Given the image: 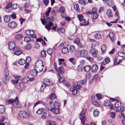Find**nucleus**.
Returning <instances> with one entry per match:
<instances>
[{"label":"nucleus","mask_w":125,"mask_h":125,"mask_svg":"<svg viewBox=\"0 0 125 125\" xmlns=\"http://www.w3.org/2000/svg\"><path fill=\"white\" fill-rule=\"evenodd\" d=\"M99 112L97 109H95L93 111V115L94 116H97L99 115Z\"/></svg>","instance_id":"obj_40"},{"label":"nucleus","mask_w":125,"mask_h":125,"mask_svg":"<svg viewBox=\"0 0 125 125\" xmlns=\"http://www.w3.org/2000/svg\"><path fill=\"white\" fill-rule=\"evenodd\" d=\"M53 101H52V104L53 105L54 108H59L60 104L58 102L55 101L53 103Z\"/></svg>","instance_id":"obj_23"},{"label":"nucleus","mask_w":125,"mask_h":125,"mask_svg":"<svg viewBox=\"0 0 125 125\" xmlns=\"http://www.w3.org/2000/svg\"><path fill=\"white\" fill-rule=\"evenodd\" d=\"M5 111L4 107L2 105H0V113L2 114Z\"/></svg>","instance_id":"obj_45"},{"label":"nucleus","mask_w":125,"mask_h":125,"mask_svg":"<svg viewBox=\"0 0 125 125\" xmlns=\"http://www.w3.org/2000/svg\"><path fill=\"white\" fill-rule=\"evenodd\" d=\"M98 69V66L96 64L93 65L92 68V72L95 73L96 72Z\"/></svg>","instance_id":"obj_18"},{"label":"nucleus","mask_w":125,"mask_h":125,"mask_svg":"<svg viewBox=\"0 0 125 125\" xmlns=\"http://www.w3.org/2000/svg\"><path fill=\"white\" fill-rule=\"evenodd\" d=\"M98 16V13H95L93 14L92 15V17L93 19L94 20L96 19Z\"/></svg>","instance_id":"obj_41"},{"label":"nucleus","mask_w":125,"mask_h":125,"mask_svg":"<svg viewBox=\"0 0 125 125\" xmlns=\"http://www.w3.org/2000/svg\"><path fill=\"white\" fill-rule=\"evenodd\" d=\"M64 72L63 71H60L58 73V76L60 77V78L62 77L63 75V74H64Z\"/></svg>","instance_id":"obj_60"},{"label":"nucleus","mask_w":125,"mask_h":125,"mask_svg":"<svg viewBox=\"0 0 125 125\" xmlns=\"http://www.w3.org/2000/svg\"><path fill=\"white\" fill-rule=\"evenodd\" d=\"M74 9L77 11L78 12L79 11V6L78 4H75L74 6Z\"/></svg>","instance_id":"obj_50"},{"label":"nucleus","mask_w":125,"mask_h":125,"mask_svg":"<svg viewBox=\"0 0 125 125\" xmlns=\"http://www.w3.org/2000/svg\"><path fill=\"white\" fill-rule=\"evenodd\" d=\"M60 12L62 14H64L65 10V7L61 6L60 7L59 10Z\"/></svg>","instance_id":"obj_35"},{"label":"nucleus","mask_w":125,"mask_h":125,"mask_svg":"<svg viewBox=\"0 0 125 125\" xmlns=\"http://www.w3.org/2000/svg\"><path fill=\"white\" fill-rule=\"evenodd\" d=\"M91 67L89 66H85L84 68V71L86 72H89L91 69Z\"/></svg>","instance_id":"obj_43"},{"label":"nucleus","mask_w":125,"mask_h":125,"mask_svg":"<svg viewBox=\"0 0 125 125\" xmlns=\"http://www.w3.org/2000/svg\"><path fill=\"white\" fill-rule=\"evenodd\" d=\"M57 31L60 34L61 33H64L65 32V30L64 29L62 28L60 29H58Z\"/></svg>","instance_id":"obj_39"},{"label":"nucleus","mask_w":125,"mask_h":125,"mask_svg":"<svg viewBox=\"0 0 125 125\" xmlns=\"http://www.w3.org/2000/svg\"><path fill=\"white\" fill-rule=\"evenodd\" d=\"M41 57L42 58H44L46 55V52L45 50H44L42 51L41 53Z\"/></svg>","instance_id":"obj_33"},{"label":"nucleus","mask_w":125,"mask_h":125,"mask_svg":"<svg viewBox=\"0 0 125 125\" xmlns=\"http://www.w3.org/2000/svg\"><path fill=\"white\" fill-rule=\"evenodd\" d=\"M111 102L110 100H106L105 101L104 103V105L105 106H110L111 105Z\"/></svg>","instance_id":"obj_31"},{"label":"nucleus","mask_w":125,"mask_h":125,"mask_svg":"<svg viewBox=\"0 0 125 125\" xmlns=\"http://www.w3.org/2000/svg\"><path fill=\"white\" fill-rule=\"evenodd\" d=\"M106 3L109 6H111L113 4V2L112 0H108L106 1Z\"/></svg>","instance_id":"obj_53"},{"label":"nucleus","mask_w":125,"mask_h":125,"mask_svg":"<svg viewBox=\"0 0 125 125\" xmlns=\"http://www.w3.org/2000/svg\"><path fill=\"white\" fill-rule=\"evenodd\" d=\"M14 49L13 51L15 52L14 54H15L19 55L22 53V51L20 50V48L19 47L16 46Z\"/></svg>","instance_id":"obj_9"},{"label":"nucleus","mask_w":125,"mask_h":125,"mask_svg":"<svg viewBox=\"0 0 125 125\" xmlns=\"http://www.w3.org/2000/svg\"><path fill=\"white\" fill-rule=\"evenodd\" d=\"M102 37V35L99 33L95 34L94 35V37L96 39H100Z\"/></svg>","instance_id":"obj_24"},{"label":"nucleus","mask_w":125,"mask_h":125,"mask_svg":"<svg viewBox=\"0 0 125 125\" xmlns=\"http://www.w3.org/2000/svg\"><path fill=\"white\" fill-rule=\"evenodd\" d=\"M101 50L102 52H105L106 50V47L105 45H103L101 46Z\"/></svg>","instance_id":"obj_44"},{"label":"nucleus","mask_w":125,"mask_h":125,"mask_svg":"<svg viewBox=\"0 0 125 125\" xmlns=\"http://www.w3.org/2000/svg\"><path fill=\"white\" fill-rule=\"evenodd\" d=\"M94 105L97 107H99L100 106V104L97 102L94 101L93 103Z\"/></svg>","instance_id":"obj_61"},{"label":"nucleus","mask_w":125,"mask_h":125,"mask_svg":"<svg viewBox=\"0 0 125 125\" xmlns=\"http://www.w3.org/2000/svg\"><path fill=\"white\" fill-rule=\"evenodd\" d=\"M90 52L91 54L93 57H95L97 55L98 51L96 49H91L90 51Z\"/></svg>","instance_id":"obj_11"},{"label":"nucleus","mask_w":125,"mask_h":125,"mask_svg":"<svg viewBox=\"0 0 125 125\" xmlns=\"http://www.w3.org/2000/svg\"><path fill=\"white\" fill-rule=\"evenodd\" d=\"M69 61L71 62L73 65H75L76 63V62L74 58L73 57L70 58Z\"/></svg>","instance_id":"obj_36"},{"label":"nucleus","mask_w":125,"mask_h":125,"mask_svg":"<svg viewBox=\"0 0 125 125\" xmlns=\"http://www.w3.org/2000/svg\"><path fill=\"white\" fill-rule=\"evenodd\" d=\"M65 80V78L63 77H62L60 78L59 82H60L62 83Z\"/></svg>","instance_id":"obj_64"},{"label":"nucleus","mask_w":125,"mask_h":125,"mask_svg":"<svg viewBox=\"0 0 125 125\" xmlns=\"http://www.w3.org/2000/svg\"><path fill=\"white\" fill-rule=\"evenodd\" d=\"M13 76L15 79H12L11 81V82L13 84L17 83L18 84H19V85L18 86V88H20V83H18V82L19 80L21 78V76L19 75L16 74H14Z\"/></svg>","instance_id":"obj_4"},{"label":"nucleus","mask_w":125,"mask_h":125,"mask_svg":"<svg viewBox=\"0 0 125 125\" xmlns=\"http://www.w3.org/2000/svg\"><path fill=\"white\" fill-rule=\"evenodd\" d=\"M9 76L8 75H6L3 79V82L5 83H7L9 81Z\"/></svg>","instance_id":"obj_22"},{"label":"nucleus","mask_w":125,"mask_h":125,"mask_svg":"<svg viewBox=\"0 0 125 125\" xmlns=\"http://www.w3.org/2000/svg\"><path fill=\"white\" fill-rule=\"evenodd\" d=\"M77 17L78 18L80 21L81 22L82 21V20H83L84 19L83 16L82 15H77Z\"/></svg>","instance_id":"obj_49"},{"label":"nucleus","mask_w":125,"mask_h":125,"mask_svg":"<svg viewBox=\"0 0 125 125\" xmlns=\"http://www.w3.org/2000/svg\"><path fill=\"white\" fill-rule=\"evenodd\" d=\"M106 14L109 18L112 17L113 16L112 11L110 9H108L107 10Z\"/></svg>","instance_id":"obj_26"},{"label":"nucleus","mask_w":125,"mask_h":125,"mask_svg":"<svg viewBox=\"0 0 125 125\" xmlns=\"http://www.w3.org/2000/svg\"><path fill=\"white\" fill-rule=\"evenodd\" d=\"M55 122L54 121L48 120L46 123V125H55Z\"/></svg>","instance_id":"obj_34"},{"label":"nucleus","mask_w":125,"mask_h":125,"mask_svg":"<svg viewBox=\"0 0 125 125\" xmlns=\"http://www.w3.org/2000/svg\"><path fill=\"white\" fill-rule=\"evenodd\" d=\"M75 55L76 57H80L81 56L80 52L79 51H77L76 52L75 54Z\"/></svg>","instance_id":"obj_55"},{"label":"nucleus","mask_w":125,"mask_h":125,"mask_svg":"<svg viewBox=\"0 0 125 125\" xmlns=\"http://www.w3.org/2000/svg\"><path fill=\"white\" fill-rule=\"evenodd\" d=\"M44 111L43 108L39 109L36 112V113L39 115H41L42 114Z\"/></svg>","instance_id":"obj_38"},{"label":"nucleus","mask_w":125,"mask_h":125,"mask_svg":"<svg viewBox=\"0 0 125 125\" xmlns=\"http://www.w3.org/2000/svg\"><path fill=\"white\" fill-rule=\"evenodd\" d=\"M18 97L16 96L14 99H10L8 101L9 104H11L15 108H19L21 106V105L19 102Z\"/></svg>","instance_id":"obj_1"},{"label":"nucleus","mask_w":125,"mask_h":125,"mask_svg":"<svg viewBox=\"0 0 125 125\" xmlns=\"http://www.w3.org/2000/svg\"><path fill=\"white\" fill-rule=\"evenodd\" d=\"M86 111V110L85 109H84L82 110L81 113L80 114V115L81 117H80V119L81 120L82 123L84 124L85 123L84 118L85 117V115Z\"/></svg>","instance_id":"obj_6"},{"label":"nucleus","mask_w":125,"mask_h":125,"mask_svg":"<svg viewBox=\"0 0 125 125\" xmlns=\"http://www.w3.org/2000/svg\"><path fill=\"white\" fill-rule=\"evenodd\" d=\"M35 68L38 72H41L43 70V65L41 60H38L35 63Z\"/></svg>","instance_id":"obj_3"},{"label":"nucleus","mask_w":125,"mask_h":125,"mask_svg":"<svg viewBox=\"0 0 125 125\" xmlns=\"http://www.w3.org/2000/svg\"><path fill=\"white\" fill-rule=\"evenodd\" d=\"M9 49L10 50H12L13 51L15 49V44L14 42L11 41L9 42L8 44Z\"/></svg>","instance_id":"obj_10"},{"label":"nucleus","mask_w":125,"mask_h":125,"mask_svg":"<svg viewBox=\"0 0 125 125\" xmlns=\"http://www.w3.org/2000/svg\"><path fill=\"white\" fill-rule=\"evenodd\" d=\"M29 78L28 77H26L23 78L22 80V83L23 84H25L28 81Z\"/></svg>","instance_id":"obj_27"},{"label":"nucleus","mask_w":125,"mask_h":125,"mask_svg":"<svg viewBox=\"0 0 125 125\" xmlns=\"http://www.w3.org/2000/svg\"><path fill=\"white\" fill-rule=\"evenodd\" d=\"M78 89L76 88V86L75 87L74 86H73L71 87L70 90L72 92V94L73 95H75L78 93Z\"/></svg>","instance_id":"obj_12"},{"label":"nucleus","mask_w":125,"mask_h":125,"mask_svg":"<svg viewBox=\"0 0 125 125\" xmlns=\"http://www.w3.org/2000/svg\"><path fill=\"white\" fill-rule=\"evenodd\" d=\"M82 22V23H80V25L81 26L86 25H88L89 22L88 21H86L85 19H84L83 20H82V21H81Z\"/></svg>","instance_id":"obj_28"},{"label":"nucleus","mask_w":125,"mask_h":125,"mask_svg":"<svg viewBox=\"0 0 125 125\" xmlns=\"http://www.w3.org/2000/svg\"><path fill=\"white\" fill-rule=\"evenodd\" d=\"M76 51V49L73 45H71L70 46L69 48V52L72 53Z\"/></svg>","instance_id":"obj_29"},{"label":"nucleus","mask_w":125,"mask_h":125,"mask_svg":"<svg viewBox=\"0 0 125 125\" xmlns=\"http://www.w3.org/2000/svg\"><path fill=\"white\" fill-rule=\"evenodd\" d=\"M10 15H5L3 17L4 21L6 22H8L10 20Z\"/></svg>","instance_id":"obj_17"},{"label":"nucleus","mask_w":125,"mask_h":125,"mask_svg":"<svg viewBox=\"0 0 125 125\" xmlns=\"http://www.w3.org/2000/svg\"><path fill=\"white\" fill-rule=\"evenodd\" d=\"M32 47V45L30 43H28L27 45L25 47V49L27 50H29L31 49Z\"/></svg>","instance_id":"obj_37"},{"label":"nucleus","mask_w":125,"mask_h":125,"mask_svg":"<svg viewBox=\"0 0 125 125\" xmlns=\"http://www.w3.org/2000/svg\"><path fill=\"white\" fill-rule=\"evenodd\" d=\"M56 98V96L54 93H52L51 94L49 97V98L50 99L53 100Z\"/></svg>","instance_id":"obj_47"},{"label":"nucleus","mask_w":125,"mask_h":125,"mask_svg":"<svg viewBox=\"0 0 125 125\" xmlns=\"http://www.w3.org/2000/svg\"><path fill=\"white\" fill-rule=\"evenodd\" d=\"M83 68V67L82 65H79L78 66L77 69L79 72H80L82 71Z\"/></svg>","instance_id":"obj_48"},{"label":"nucleus","mask_w":125,"mask_h":125,"mask_svg":"<svg viewBox=\"0 0 125 125\" xmlns=\"http://www.w3.org/2000/svg\"><path fill=\"white\" fill-rule=\"evenodd\" d=\"M69 52L68 48L66 47H63L62 50V52L64 54H66Z\"/></svg>","instance_id":"obj_20"},{"label":"nucleus","mask_w":125,"mask_h":125,"mask_svg":"<svg viewBox=\"0 0 125 125\" xmlns=\"http://www.w3.org/2000/svg\"><path fill=\"white\" fill-rule=\"evenodd\" d=\"M20 116L22 118H26L29 117L30 115L25 111H21L19 113Z\"/></svg>","instance_id":"obj_8"},{"label":"nucleus","mask_w":125,"mask_h":125,"mask_svg":"<svg viewBox=\"0 0 125 125\" xmlns=\"http://www.w3.org/2000/svg\"><path fill=\"white\" fill-rule=\"evenodd\" d=\"M19 8V6L17 4H14L12 5L11 8L12 10H14Z\"/></svg>","instance_id":"obj_42"},{"label":"nucleus","mask_w":125,"mask_h":125,"mask_svg":"<svg viewBox=\"0 0 125 125\" xmlns=\"http://www.w3.org/2000/svg\"><path fill=\"white\" fill-rule=\"evenodd\" d=\"M87 82L86 79H84L82 80H80L77 82V85H76V88L78 89H79L81 88V85H83L85 84Z\"/></svg>","instance_id":"obj_7"},{"label":"nucleus","mask_w":125,"mask_h":125,"mask_svg":"<svg viewBox=\"0 0 125 125\" xmlns=\"http://www.w3.org/2000/svg\"><path fill=\"white\" fill-rule=\"evenodd\" d=\"M42 104L43 105L45 104V103L42 101H39L36 102L34 106H35L38 104Z\"/></svg>","instance_id":"obj_56"},{"label":"nucleus","mask_w":125,"mask_h":125,"mask_svg":"<svg viewBox=\"0 0 125 125\" xmlns=\"http://www.w3.org/2000/svg\"><path fill=\"white\" fill-rule=\"evenodd\" d=\"M115 113L113 112H111L110 113V117L112 119L114 118L115 116Z\"/></svg>","instance_id":"obj_59"},{"label":"nucleus","mask_w":125,"mask_h":125,"mask_svg":"<svg viewBox=\"0 0 125 125\" xmlns=\"http://www.w3.org/2000/svg\"><path fill=\"white\" fill-rule=\"evenodd\" d=\"M92 11L93 14L95 13H97V10L95 7H94L93 8Z\"/></svg>","instance_id":"obj_62"},{"label":"nucleus","mask_w":125,"mask_h":125,"mask_svg":"<svg viewBox=\"0 0 125 125\" xmlns=\"http://www.w3.org/2000/svg\"><path fill=\"white\" fill-rule=\"evenodd\" d=\"M31 40V38L28 37H26L24 38V41L26 42H30Z\"/></svg>","instance_id":"obj_51"},{"label":"nucleus","mask_w":125,"mask_h":125,"mask_svg":"<svg viewBox=\"0 0 125 125\" xmlns=\"http://www.w3.org/2000/svg\"><path fill=\"white\" fill-rule=\"evenodd\" d=\"M18 63L21 65H23L25 63V60L22 59H19L18 61Z\"/></svg>","instance_id":"obj_32"},{"label":"nucleus","mask_w":125,"mask_h":125,"mask_svg":"<svg viewBox=\"0 0 125 125\" xmlns=\"http://www.w3.org/2000/svg\"><path fill=\"white\" fill-rule=\"evenodd\" d=\"M121 105V103L119 101H117L115 104V107L117 108L120 106Z\"/></svg>","instance_id":"obj_52"},{"label":"nucleus","mask_w":125,"mask_h":125,"mask_svg":"<svg viewBox=\"0 0 125 125\" xmlns=\"http://www.w3.org/2000/svg\"><path fill=\"white\" fill-rule=\"evenodd\" d=\"M53 24L52 22L49 21L48 24H46L45 26V28L48 30H51V27L53 26Z\"/></svg>","instance_id":"obj_16"},{"label":"nucleus","mask_w":125,"mask_h":125,"mask_svg":"<svg viewBox=\"0 0 125 125\" xmlns=\"http://www.w3.org/2000/svg\"><path fill=\"white\" fill-rule=\"evenodd\" d=\"M63 69V67L62 66H60L57 68L56 70L57 72L61 71Z\"/></svg>","instance_id":"obj_63"},{"label":"nucleus","mask_w":125,"mask_h":125,"mask_svg":"<svg viewBox=\"0 0 125 125\" xmlns=\"http://www.w3.org/2000/svg\"><path fill=\"white\" fill-rule=\"evenodd\" d=\"M59 60V65L62 64V62H64L65 60L63 59H58Z\"/></svg>","instance_id":"obj_57"},{"label":"nucleus","mask_w":125,"mask_h":125,"mask_svg":"<svg viewBox=\"0 0 125 125\" xmlns=\"http://www.w3.org/2000/svg\"><path fill=\"white\" fill-rule=\"evenodd\" d=\"M39 72H37L35 69L31 70L30 72L31 74L33 76H36L37 75V73Z\"/></svg>","instance_id":"obj_30"},{"label":"nucleus","mask_w":125,"mask_h":125,"mask_svg":"<svg viewBox=\"0 0 125 125\" xmlns=\"http://www.w3.org/2000/svg\"><path fill=\"white\" fill-rule=\"evenodd\" d=\"M22 37V35L21 34H17L15 37V38L17 40L20 39Z\"/></svg>","instance_id":"obj_54"},{"label":"nucleus","mask_w":125,"mask_h":125,"mask_svg":"<svg viewBox=\"0 0 125 125\" xmlns=\"http://www.w3.org/2000/svg\"><path fill=\"white\" fill-rule=\"evenodd\" d=\"M115 16L116 17V19L114 21L110 22L111 23H116L118 21L119 19V17L118 16V12L117 11H116L115 12Z\"/></svg>","instance_id":"obj_21"},{"label":"nucleus","mask_w":125,"mask_h":125,"mask_svg":"<svg viewBox=\"0 0 125 125\" xmlns=\"http://www.w3.org/2000/svg\"><path fill=\"white\" fill-rule=\"evenodd\" d=\"M34 33V31L33 30H28L26 31L25 32V34L29 36L33 34Z\"/></svg>","instance_id":"obj_25"},{"label":"nucleus","mask_w":125,"mask_h":125,"mask_svg":"<svg viewBox=\"0 0 125 125\" xmlns=\"http://www.w3.org/2000/svg\"><path fill=\"white\" fill-rule=\"evenodd\" d=\"M53 52V50L51 48H49L47 50V53L51 55L52 57V53Z\"/></svg>","instance_id":"obj_46"},{"label":"nucleus","mask_w":125,"mask_h":125,"mask_svg":"<svg viewBox=\"0 0 125 125\" xmlns=\"http://www.w3.org/2000/svg\"><path fill=\"white\" fill-rule=\"evenodd\" d=\"M115 35L114 33L112 32H110L109 34L110 38L111 41L113 42H114L115 41V40L114 38Z\"/></svg>","instance_id":"obj_19"},{"label":"nucleus","mask_w":125,"mask_h":125,"mask_svg":"<svg viewBox=\"0 0 125 125\" xmlns=\"http://www.w3.org/2000/svg\"><path fill=\"white\" fill-rule=\"evenodd\" d=\"M12 3L10 2L8 3L5 7V11L7 12H9L11 11V10L9 9L12 6Z\"/></svg>","instance_id":"obj_14"},{"label":"nucleus","mask_w":125,"mask_h":125,"mask_svg":"<svg viewBox=\"0 0 125 125\" xmlns=\"http://www.w3.org/2000/svg\"><path fill=\"white\" fill-rule=\"evenodd\" d=\"M52 100H51L49 102V104L51 108L50 111L55 114H59L60 113V110L59 108H54L52 104Z\"/></svg>","instance_id":"obj_5"},{"label":"nucleus","mask_w":125,"mask_h":125,"mask_svg":"<svg viewBox=\"0 0 125 125\" xmlns=\"http://www.w3.org/2000/svg\"><path fill=\"white\" fill-rule=\"evenodd\" d=\"M80 53L82 57H85L87 55V52L85 49H83L81 50Z\"/></svg>","instance_id":"obj_15"},{"label":"nucleus","mask_w":125,"mask_h":125,"mask_svg":"<svg viewBox=\"0 0 125 125\" xmlns=\"http://www.w3.org/2000/svg\"><path fill=\"white\" fill-rule=\"evenodd\" d=\"M74 42L77 45H79L80 43V40L78 38H76L74 41Z\"/></svg>","instance_id":"obj_58"},{"label":"nucleus","mask_w":125,"mask_h":125,"mask_svg":"<svg viewBox=\"0 0 125 125\" xmlns=\"http://www.w3.org/2000/svg\"><path fill=\"white\" fill-rule=\"evenodd\" d=\"M43 84L42 85L41 89V92H43L44 89L47 86L52 85L53 83L52 81L47 79H45L43 80Z\"/></svg>","instance_id":"obj_2"},{"label":"nucleus","mask_w":125,"mask_h":125,"mask_svg":"<svg viewBox=\"0 0 125 125\" xmlns=\"http://www.w3.org/2000/svg\"><path fill=\"white\" fill-rule=\"evenodd\" d=\"M8 25L9 28L14 29L16 27L17 24L14 21H11L8 23Z\"/></svg>","instance_id":"obj_13"}]
</instances>
